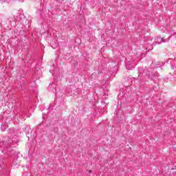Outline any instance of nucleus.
Listing matches in <instances>:
<instances>
[{
  "label": "nucleus",
  "instance_id": "nucleus-3",
  "mask_svg": "<svg viewBox=\"0 0 176 176\" xmlns=\"http://www.w3.org/2000/svg\"><path fill=\"white\" fill-rule=\"evenodd\" d=\"M162 42H163V43L168 42V39H164V38H160L159 40L157 41L158 45L162 43Z\"/></svg>",
  "mask_w": 176,
  "mask_h": 176
},
{
  "label": "nucleus",
  "instance_id": "nucleus-6",
  "mask_svg": "<svg viewBox=\"0 0 176 176\" xmlns=\"http://www.w3.org/2000/svg\"><path fill=\"white\" fill-rule=\"evenodd\" d=\"M1 129L2 131H5V130H6V128L3 127V125H1Z\"/></svg>",
  "mask_w": 176,
  "mask_h": 176
},
{
  "label": "nucleus",
  "instance_id": "nucleus-2",
  "mask_svg": "<svg viewBox=\"0 0 176 176\" xmlns=\"http://www.w3.org/2000/svg\"><path fill=\"white\" fill-rule=\"evenodd\" d=\"M138 78L140 80H141V74H142L143 76H147L148 79H151V80H155V73L153 72L149 71V69L148 70L144 69L143 70L142 68L139 67L138 68Z\"/></svg>",
  "mask_w": 176,
  "mask_h": 176
},
{
  "label": "nucleus",
  "instance_id": "nucleus-9",
  "mask_svg": "<svg viewBox=\"0 0 176 176\" xmlns=\"http://www.w3.org/2000/svg\"><path fill=\"white\" fill-rule=\"evenodd\" d=\"M153 46H156V43H153Z\"/></svg>",
  "mask_w": 176,
  "mask_h": 176
},
{
  "label": "nucleus",
  "instance_id": "nucleus-1",
  "mask_svg": "<svg viewBox=\"0 0 176 176\" xmlns=\"http://www.w3.org/2000/svg\"><path fill=\"white\" fill-rule=\"evenodd\" d=\"M19 142V138L17 136H14L12 140L8 136L3 137L0 138V152L4 155H10L13 152V149L10 148L12 144H17Z\"/></svg>",
  "mask_w": 176,
  "mask_h": 176
},
{
  "label": "nucleus",
  "instance_id": "nucleus-8",
  "mask_svg": "<svg viewBox=\"0 0 176 176\" xmlns=\"http://www.w3.org/2000/svg\"><path fill=\"white\" fill-rule=\"evenodd\" d=\"M48 109H52V106H50V107H48Z\"/></svg>",
  "mask_w": 176,
  "mask_h": 176
},
{
  "label": "nucleus",
  "instance_id": "nucleus-11",
  "mask_svg": "<svg viewBox=\"0 0 176 176\" xmlns=\"http://www.w3.org/2000/svg\"><path fill=\"white\" fill-rule=\"evenodd\" d=\"M24 79V77H22Z\"/></svg>",
  "mask_w": 176,
  "mask_h": 176
},
{
  "label": "nucleus",
  "instance_id": "nucleus-4",
  "mask_svg": "<svg viewBox=\"0 0 176 176\" xmlns=\"http://www.w3.org/2000/svg\"><path fill=\"white\" fill-rule=\"evenodd\" d=\"M150 47H146V50L147 52H149L150 50H153V47H152V45H149Z\"/></svg>",
  "mask_w": 176,
  "mask_h": 176
},
{
  "label": "nucleus",
  "instance_id": "nucleus-10",
  "mask_svg": "<svg viewBox=\"0 0 176 176\" xmlns=\"http://www.w3.org/2000/svg\"><path fill=\"white\" fill-rule=\"evenodd\" d=\"M6 0H3V2H6Z\"/></svg>",
  "mask_w": 176,
  "mask_h": 176
},
{
  "label": "nucleus",
  "instance_id": "nucleus-7",
  "mask_svg": "<svg viewBox=\"0 0 176 176\" xmlns=\"http://www.w3.org/2000/svg\"><path fill=\"white\" fill-rule=\"evenodd\" d=\"M3 167H4L3 164H2L0 165V168H1V169L3 168Z\"/></svg>",
  "mask_w": 176,
  "mask_h": 176
},
{
  "label": "nucleus",
  "instance_id": "nucleus-5",
  "mask_svg": "<svg viewBox=\"0 0 176 176\" xmlns=\"http://www.w3.org/2000/svg\"><path fill=\"white\" fill-rule=\"evenodd\" d=\"M21 83L22 85H25V80H22L21 81Z\"/></svg>",
  "mask_w": 176,
  "mask_h": 176
}]
</instances>
